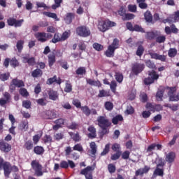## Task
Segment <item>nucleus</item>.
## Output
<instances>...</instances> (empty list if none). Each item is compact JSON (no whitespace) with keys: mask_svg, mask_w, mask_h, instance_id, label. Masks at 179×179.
Returning <instances> with one entry per match:
<instances>
[{"mask_svg":"<svg viewBox=\"0 0 179 179\" xmlns=\"http://www.w3.org/2000/svg\"><path fill=\"white\" fill-rule=\"evenodd\" d=\"M99 127L102 129L101 136H104L110 134V128L111 127V122L105 116H99L97 117Z\"/></svg>","mask_w":179,"mask_h":179,"instance_id":"1","label":"nucleus"},{"mask_svg":"<svg viewBox=\"0 0 179 179\" xmlns=\"http://www.w3.org/2000/svg\"><path fill=\"white\" fill-rule=\"evenodd\" d=\"M115 26H117V24L113 21L110 20H104V21H100L98 24V29L100 30V31H107L110 27H115Z\"/></svg>","mask_w":179,"mask_h":179,"instance_id":"2","label":"nucleus"},{"mask_svg":"<svg viewBox=\"0 0 179 179\" xmlns=\"http://www.w3.org/2000/svg\"><path fill=\"white\" fill-rule=\"evenodd\" d=\"M76 34L79 36V37H89L91 34L92 32L90 31V29L89 27L85 26V25H81L80 27H78L76 29Z\"/></svg>","mask_w":179,"mask_h":179,"instance_id":"3","label":"nucleus"},{"mask_svg":"<svg viewBox=\"0 0 179 179\" xmlns=\"http://www.w3.org/2000/svg\"><path fill=\"white\" fill-rule=\"evenodd\" d=\"M169 89V101H179V92L177 93V87H170Z\"/></svg>","mask_w":179,"mask_h":179,"instance_id":"4","label":"nucleus"},{"mask_svg":"<svg viewBox=\"0 0 179 179\" xmlns=\"http://www.w3.org/2000/svg\"><path fill=\"white\" fill-rule=\"evenodd\" d=\"M144 70H145V64L143 63L135 62L131 66V72L136 76H138V75L139 73H141V72H143Z\"/></svg>","mask_w":179,"mask_h":179,"instance_id":"5","label":"nucleus"},{"mask_svg":"<svg viewBox=\"0 0 179 179\" xmlns=\"http://www.w3.org/2000/svg\"><path fill=\"white\" fill-rule=\"evenodd\" d=\"M31 168L35 171V174L37 177H41L43 173V166L36 160H33L31 163Z\"/></svg>","mask_w":179,"mask_h":179,"instance_id":"6","label":"nucleus"},{"mask_svg":"<svg viewBox=\"0 0 179 179\" xmlns=\"http://www.w3.org/2000/svg\"><path fill=\"white\" fill-rule=\"evenodd\" d=\"M93 171H94V167L87 166L80 171V175L85 176L86 179H93Z\"/></svg>","mask_w":179,"mask_h":179,"instance_id":"7","label":"nucleus"},{"mask_svg":"<svg viewBox=\"0 0 179 179\" xmlns=\"http://www.w3.org/2000/svg\"><path fill=\"white\" fill-rule=\"evenodd\" d=\"M24 22V20H17L13 17H10L7 20V24L12 27H22L23 23Z\"/></svg>","mask_w":179,"mask_h":179,"instance_id":"8","label":"nucleus"},{"mask_svg":"<svg viewBox=\"0 0 179 179\" xmlns=\"http://www.w3.org/2000/svg\"><path fill=\"white\" fill-rule=\"evenodd\" d=\"M43 117L45 120H55V118H58V114L57 113V110L53 109L45 111Z\"/></svg>","mask_w":179,"mask_h":179,"instance_id":"9","label":"nucleus"},{"mask_svg":"<svg viewBox=\"0 0 179 179\" xmlns=\"http://www.w3.org/2000/svg\"><path fill=\"white\" fill-rule=\"evenodd\" d=\"M3 98L0 99V106L1 107H3L8 103H10V100H12V96L8 92H5L3 93Z\"/></svg>","mask_w":179,"mask_h":179,"instance_id":"10","label":"nucleus"},{"mask_svg":"<svg viewBox=\"0 0 179 179\" xmlns=\"http://www.w3.org/2000/svg\"><path fill=\"white\" fill-rule=\"evenodd\" d=\"M2 168L3 169L4 177H6V178H9L10 173H12L10 162H5Z\"/></svg>","mask_w":179,"mask_h":179,"instance_id":"11","label":"nucleus"},{"mask_svg":"<svg viewBox=\"0 0 179 179\" xmlns=\"http://www.w3.org/2000/svg\"><path fill=\"white\" fill-rule=\"evenodd\" d=\"M161 32L160 31H151L145 32V38L146 40H156V37L157 36H160Z\"/></svg>","mask_w":179,"mask_h":179,"instance_id":"12","label":"nucleus"},{"mask_svg":"<svg viewBox=\"0 0 179 179\" xmlns=\"http://www.w3.org/2000/svg\"><path fill=\"white\" fill-rule=\"evenodd\" d=\"M60 167L62 169H69V167H70L71 169H75V167H76V165L75 164V162H73V161L72 160H68V162L65 161V160H62L60 162Z\"/></svg>","mask_w":179,"mask_h":179,"instance_id":"13","label":"nucleus"},{"mask_svg":"<svg viewBox=\"0 0 179 179\" xmlns=\"http://www.w3.org/2000/svg\"><path fill=\"white\" fill-rule=\"evenodd\" d=\"M0 150L5 153H8L12 150V145L3 141H0Z\"/></svg>","mask_w":179,"mask_h":179,"instance_id":"14","label":"nucleus"},{"mask_svg":"<svg viewBox=\"0 0 179 179\" xmlns=\"http://www.w3.org/2000/svg\"><path fill=\"white\" fill-rule=\"evenodd\" d=\"M34 37L39 43H45L47 41V33L45 32H37L34 34Z\"/></svg>","mask_w":179,"mask_h":179,"instance_id":"15","label":"nucleus"},{"mask_svg":"<svg viewBox=\"0 0 179 179\" xmlns=\"http://www.w3.org/2000/svg\"><path fill=\"white\" fill-rule=\"evenodd\" d=\"M148 54L152 59H158L159 61H162V62H166V57L165 55H159L152 52H150Z\"/></svg>","mask_w":179,"mask_h":179,"instance_id":"16","label":"nucleus"},{"mask_svg":"<svg viewBox=\"0 0 179 179\" xmlns=\"http://www.w3.org/2000/svg\"><path fill=\"white\" fill-rule=\"evenodd\" d=\"M165 33L168 35L171 34V33H173V34H177V33H178V29H177L176 24H172L171 27H165Z\"/></svg>","mask_w":179,"mask_h":179,"instance_id":"17","label":"nucleus"},{"mask_svg":"<svg viewBox=\"0 0 179 179\" xmlns=\"http://www.w3.org/2000/svg\"><path fill=\"white\" fill-rule=\"evenodd\" d=\"M22 62L24 64H28L29 66H34L36 65V58L25 56L22 57Z\"/></svg>","mask_w":179,"mask_h":179,"instance_id":"18","label":"nucleus"},{"mask_svg":"<svg viewBox=\"0 0 179 179\" xmlns=\"http://www.w3.org/2000/svg\"><path fill=\"white\" fill-rule=\"evenodd\" d=\"M87 131L90 132L87 135L90 139H94L97 136L96 130L93 125L90 126Z\"/></svg>","mask_w":179,"mask_h":179,"instance_id":"19","label":"nucleus"},{"mask_svg":"<svg viewBox=\"0 0 179 179\" xmlns=\"http://www.w3.org/2000/svg\"><path fill=\"white\" fill-rule=\"evenodd\" d=\"M48 94L49 96L50 100H52L53 101L58 100L59 96V95L58 94V92L55 91L53 90H48Z\"/></svg>","mask_w":179,"mask_h":179,"instance_id":"20","label":"nucleus"},{"mask_svg":"<svg viewBox=\"0 0 179 179\" xmlns=\"http://www.w3.org/2000/svg\"><path fill=\"white\" fill-rule=\"evenodd\" d=\"M165 160L169 164H171V163H174V161L176 160V153L174 152H170L166 155Z\"/></svg>","mask_w":179,"mask_h":179,"instance_id":"21","label":"nucleus"},{"mask_svg":"<svg viewBox=\"0 0 179 179\" xmlns=\"http://www.w3.org/2000/svg\"><path fill=\"white\" fill-rule=\"evenodd\" d=\"M69 135L74 142H80L82 141V136L79 134V132H69Z\"/></svg>","mask_w":179,"mask_h":179,"instance_id":"22","label":"nucleus"},{"mask_svg":"<svg viewBox=\"0 0 179 179\" xmlns=\"http://www.w3.org/2000/svg\"><path fill=\"white\" fill-rule=\"evenodd\" d=\"M44 152H45V150H44V147L41 145H36L34 148V153H35V155L41 156L44 155Z\"/></svg>","mask_w":179,"mask_h":179,"instance_id":"23","label":"nucleus"},{"mask_svg":"<svg viewBox=\"0 0 179 179\" xmlns=\"http://www.w3.org/2000/svg\"><path fill=\"white\" fill-rule=\"evenodd\" d=\"M48 65L50 68H52L54 65V64L56 62L57 59L55 58V53H51L48 55Z\"/></svg>","mask_w":179,"mask_h":179,"instance_id":"24","label":"nucleus"},{"mask_svg":"<svg viewBox=\"0 0 179 179\" xmlns=\"http://www.w3.org/2000/svg\"><path fill=\"white\" fill-rule=\"evenodd\" d=\"M115 53V50H114V48L108 45V49L105 52V55L108 58H113L114 57Z\"/></svg>","mask_w":179,"mask_h":179,"instance_id":"25","label":"nucleus"},{"mask_svg":"<svg viewBox=\"0 0 179 179\" xmlns=\"http://www.w3.org/2000/svg\"><path fill=\"white\" fill-rule=\"evenodd\" d=\"M19 129L20 131H27L29 129V121L27 120L21 121L19 125Z\"/></svg>","mask_w":179,"mask_h":179,"instance_id":"26","label":"nucleus"},{"mask_svg":"<svg viewBox=\"0 0 179 179\" xmlns=\"http://www.w3.org/2000/svg\"><path fill=\"white\" fill-rule=\"evenodd\" d=\"M11 82L15 85L16 87H24V82L17 78H14Z\"/></svg>","mask_w":179,"mask_h":179,"instance_id":"27","label":"nucleus"},{"mask_svg":"<svg viewBox=\"0 0 179 179\" xmlns=\"http://www.w3.org/2000/svg\"><path fill=\"white\" fill-rule=\"evenodd\" d=\"M90 148L91 149V155L92 157L96 156V153H97V145H96V143L92 141L90 144Z\"/></svg>","mask_w":179,"mask_h":179,"instance_id":"28","label":"nucleus"},{"mask_svg":"<svg viewBox=\"0 0 179 179\" xmlns=\"http://www.w3.org/2000/svg\"><path fill=\"white\" fill-rule=\"evenodd\" d=\"M120 121H124V117L122 115H117L112 118V123L113 125H117Z\"/></svg>","mask_w":179,"mask_h":179,"instance_id":"29","label":"nucleus"},{"mask_svg":"<svg viewBox=\"0 0 179 179\" xmlns=\"http://www.w3.org/2000/svg\"><path fill=\"white\" fill-rule=\"evenodd\" d=\"M148 77L151 78L154 82L159 79V74L155 70L148 71Z\"/></svg>","mask_w":179,"mask_h":179,"instance_id":"30","label":"nucleus"},{"mask_svg":"<svg viewBox=\"0 0 179 179\" xmlns=\"http://www.w3.org/2000/svg\"><path fill=\"white\" fill-rule=\"evenodd\" d=\"M32 78H41L43 76V71L40 69H36L31 72Z\"/></svg>","mask_w":179,"mask_h":179,"instance_id":"31","label":"nucleus"},{"mask_svg":"<svg viewBox=\"0 0 179 179\" xmlns=\"http://www.w3.org/2000/svg\"><path fill=\"white\" fill-rule=\"evenodd\" d=\"M33 148H34V144L31 140H28L24 144V148L26 149V150H28V151L33 150Z\"/></svg>","mask_w":179,"mask_h":179,"instance_id":"32","label":"nucleus"},{"mask_svg":"<svg viewBox=\"0 0 179 179\" xmlns=\"http://www.w3.org/2000/svg\"><path fill=\"white\" fill-rule=\"evenodd\" d=\"M153 175L159 176V177H163V176H164V169H160L159 168V166H157L155 170L154 171Z\"/></svg>","mask_w":179,"mask_h":179,"instance_id":"33","label":"nucleus"},{"mask_svg":"<svg viewBox=\"0 0 179 179\" xmlns=\"http://www.w3.org/2000/svg\"><path fill=\"white\" fill-rule=\"evenodd\" d=\"M74 17H75V13H68L66 15L65 21L69 24H71V23H72V19H73Z\"/></svg>","mask_w":179,"mask_h":179,"instance_id":"34","label":"nucleus"},{"mask_svg":"<svg viewBox=\"0 0 179 179\" xmlns=\"http://www.w3.org/2000/svg\"><path fill=\"white\" fill-rule=\"evenodd\" d=\"M144 17L146 22H148V23H150L153 20V15H152V13H150V11L149 10H147L144 13Z\"/></svg>","mask_w":179,"mask_h":179,"instance_id":"35","label":"nucleus"},{"mask_svg":"<svg viewBox=\"0 0 179 179\" xmlns=\"http://www.w3.org/2000/svg\"><path fill=\"white\" fill-rule=\"evenodd\" d=\"M43 13L45 15V16H47L48 17H51L52 19H55V20L57 22L58 20H59L58 16L57 15V14H55V13L43 12Z\"/></svg>","mask_w":179,"mask_h":179,"instance_id":"36","label":"nucleus"},{"mask_svg":"<svg viewBox=\"0 0 179 179\" xmlns=\"http://www.w3.org/2000/svg\"><path fill=\"white\" fill-rule=\"evenodd\" d=\"M76 75H80L81 76H83V75H86V67L85 66H80L77 69L76 71Z\"/></svg>","mask_w":179,"mask_h":179,"instance_id":"37","label":"nucleus"},{"mask_svg":"<svg viewBox=\"0 0 179 179\" xmlns=\"http://www.w3.org/2000/svg\"><path fill=\"white\" fill-rule=\"evenodd\" d=\"M10 65L12 66V68H17V66L20 65V63L16 57H13L12 59H10Z\"/></svg>","mask_w":179,"mask_h":179,"instance_id":"38","label":"nucleus"},{"mask_svg":"<svg viewBox=\"0 0 179 179\" xmlns=\"http://www.w3.org/2000/svg\"><path fill=\"white\" fill-rule=\"evenodd\" d=\"M61 41H62L61 39V35L59 33H55L53 38L52 39V43H53V44H57V43H59Z\"/></svg>","mask_w":179,"mask_h":179,"instance_id":"39","label":"nucleus"},{"mask_svg":"<svg viewBox=\"0 0 179 179\" xmlns=\"http://www.w3.org/2000/svg\"><path fill=\"white\" fill-rule=\"evenodd\" d=\"M115 79H116L118 83H122V80H124V75H122V73L116 72Z\"/></svg>","mask_w":179,"mask_h":179,"instance_id":"40","label":"nucleus"},{"mask_svg":"<svg viewBox=\"0 0 179 179\" xmlns=\"http://www.w3.org/2000/svg\"><path fill=\"white\" fill-rule=\"evenodd\" d=\"M80 109L83 111V114L86 115V117H89L90 115L91 110H90V108H89V106H82Z\"/></svg>","mask_w":179,"mask_h":179,"instance_id":"41","label":"nucleus"},{"mask_svg":"<svg viewBox=\"0 0 179 179\" xmlns=\"http://www.w3.org/2000/svg\"><path fill=\"white\" fill-rule=\"evenodd\" d=\"M143 52H145V48H143L142 45H138L136 52V55L141 57L142 55H143Z\"/></svg>","mask_w":179,"mask_h":179,"instance_id":"42","label":"nucleus"},{"mask_svg":"<svg viewBox=\"0 0 179 179\" xmlns=\"http://www.w3.org/2000/svg\"><path fill=\"white\" fill-rule=\"evenodd\" d=\"M109 47H112V48H114L115 50L120 48V40L117 38H114L112 44L109 45Z\"/></svg>","mask_w":179,"mask_h":179,"instance_id":"43","label":"nucleus"},{"mask_svg":"<svg viewBox=\"0 0 179 179\" xmlns=\"http://www.w3.org/2000/svg\"><path fill=\"white\" fill-rule=\"evenodd\" d=\"M55 4L52 5V9L55 10V9H58V8H61V3L64 2V0H54Z\"/></svg>","mask_w":179,"mask_h":179,"instance_id":"44","label":"nucleus"},{"mask_svg":"<svg viewBox=\"0 0 179 179\" xmlns=\"http://www.w3.org/2000/svg\"><path fill=\"white\" fill-rule=\"evenodd\" d=\"M24 44V41L23 40L17 41L16 47L18 52H22V50H23Z\"/></svg>","mask_w":179,"mask_h":179,"instance_id":"45","label":"nucleus"},{"mask_svg":"<svg viewBox=\"0 0 179 179\" xmlns=\"http://www.w3.org/2000/svg\"><path fill=\"white\" fill-rule=\"evenodd\" d=\"M19 93L22 97H29V92L24 87H21L19 90Z\"/></svg>","mask_w":179,"mask_h":179,"instance_id":"46","label":"nucleus"},{"mask_svg":"<svg viewBox=\"0 0 179 179\" xmlns=\"http://www.w3.org/2000/svg\"><path fill=\"white\" fill-rule=\"evenodd\" d=\"M155 41L159 44H162V43H164V41H166V36H162V34H161L160 35H158L156 36Z\"/></svg>","mask_w":179,"mask_h":179,"instance_id":"47","label":"nucleus"},{"mask_svg":"<svg viewBox=\"0 0 179 179\" xmlns=\"http://www.w3.org/2000/svg\"><path fill=\"white\" fill-rule=\"evenodd\" d=\"M104 107L108 111H111L113 108H114V104L113 103V102L106 101L104 103Z\"/></svg>","mask_w":179,"mask_h":179,"instance_id":"48","label":"nucleus"},{"mask_svg":"<svg viewBox=\"0 0 179 179\" xmlns=\"http://www.w3.org/2000/svg\"><path fill=\"white\" fill-rule=\"evenodd\" d=\"M110 89L113 93H115L117 92V82L115 80H112L110 84H109Z\"/></svg>","mask_w":179,"mask_h":179,"instance_id":"49","label":"nucleus"},{"mask_svg":"<svg viewBox=\"0 0 179 179\" xmlns=\"http://www.w3.org/2000/svg\"><path fill=\"white\" fill-rule=\"evenodd\" d=\"M168 55L170 57V58H174V57L177 55V49L170 48L168 51Z\"/></svg>","mask_w":179,"mask_h":179,"instance_id":"50","label":"nucleus"},{"mask_svg":"<svg viewBox=\"0 0 179 179\" xmlns=\"http://www.w3.org/2000/svg\"><path fill=\"white\" fill-rule=\"evenodd\" d=\"M64 92L66 93H71L72 92V84L69 81L66 82V86L64 87Z\"/></svg>","mask_w":179,"mask_h":179,"instance_id":"51","label":"nucleus"},{"mask_svg":"<svg viewBox=\"0 0 179 179\" xmlns=\"http://www.w3.org/2000/svg\"><path fill=\"white\" fill-rule=\"evenodd\" d=\"M110 96V92L106 91L105 90H99L98 97H108Z\"/></svg>","mask_w":179,"mask_h":179,"instance_id":"52","label":"nucleus"},{"mask_svg":"<svg viewBox=\"0 0 179 179\" xmlns=\"http://www.w3.org/2000/svg\"><path fill=\"white\" fill-rule=\"evenodd\" d=\"M145 65L148 68H150V69H156V64L150 59L146 60Z\"/></svg>","mask_w":179,"mask_h":179,"instance_id":"53","label":"nucleus"},{"mask_svg":"<svg viewBox=\"0 0 179 179\" xmlns=\"http://www.w3.org/2000/svg\"><path fill=\"white\" fill-rule=\"evenodd\" d=\"M36 101L38 106H41L42 107L47 106V100L44 98L36 99Z\"/></svg>","mask_w":179,"mask_h":179,"instance_id":"54","label":"nucleus"},{"mask_svg":"<svg viewBox=\"0 0 179 179\" xmlns=\"http://www.w3.org/2000/svg\"><path fill=\"white\" fill-rule=\"evenodd\" d=\"M122 20H132V19H135V15L132 13H126L124 14V17L122 18Z\"/></svg>","mask_w":179,"mask_h":179,"instance_id":"55","label":"nucleus"},{"mask_svg":"<svg viewBox=\"0 0 179 179\" xmlns=\"http://www.w3.org/2000/svg\"><path fill=\"white\" fill-rule=\"evenodd\" d=\"M111 149L112 150H113V152H121V145L115 143H113L112 145V147H111Z\"/></svg>","mask_w":179,"mask_h":179,"instance_id":"56","label":"nucleus"},{"mask_svg":"<svg viewBox=\"0 0 179 179\" xmlns=\"http://www.w3.org/2000/svg\"><path fill=\"white\" fill-rule=\"evenodd\" d=\"M108 170L110 174H114V173H115V171L117 170V168L115 167V165H114L113 164H109L108 165Z\"/></svg>","mask_w":179,"mask_h":179,"instance_id":"57","label":"nucleus"},{"mask_svg":"<svg viewBox=\"0 0 179 179\" xmlns=\"http://www.w3.org/2000/svg\"><path fill=\"white\" fill-rule=\"evenodd\" d=\"M69 129H72L73 131H75L76 129H79V123H76L75 122H71V124L67 127Z\"/></svg>","mask_w":179,"mask_h":179,"instance_id":"58","label":"nucleus"},{"mask_svg":"<svg viewBox=\"0 0 179 179\" xmlns=\"http://www.w3.org/2000/svg\"><path fill=\"white\" fill-rule=\"evenodd\" d=\"M10 76V73H5L0 75V80H2V82H6L8 79H9V77Z\"/></svg>","mask_w":179,"mask_h":179,"instance_id":"59","label":"nucleus"},{"mask_svg":"<svg viewBox=\"0 0 179 179\" xmlns=\"http://www.w3.org/2000/svg\"><path fill=\"white\" fill-rule=\"evenodd\" d=\"M69 36H71L70 31H64L62 35H61V39L62 41H65V40H68L69 38Z\"/></svg>","mask_w":179,"mask_h":179,"instance_id":"60","label":"nucleus"},{"mask_svg":"<svg viewBox=\"0 0 179 179\" xmlns=\"http://www.w3.org/2000/svg\"><path fill=\"white\" fill-rule=\"evenodd\" d=\"M133 31H138V33H145V29L141 26L135 24L134 26Z\"/></svg>","mask_w":179,"mask_h":179,"instance_id":"61","label":"nucleus"},{"mask_svg":"<svg viewBox=\"0 0 179 179\" xmlns=\"http://www.w3.org/2000/svg\"><path fill=\"white\" fill-rule=\"evenodd\" d=\"M122 152L117 151L116 153L111 155L110 159L111 160H118L120 157H121Z\"/></svg>","mask_w":179,"mask_h":179,"instance_id":"62","label":"nucleus"},{"mask_svg":"<svg viewBox=\"0 0 179 179\" xmlns=\"http://www.w3.org/2000/svg\"><path fill=\"white\" fill-rule=\"evenodd\" d=\"M166 107H168V108H170L172 111H177L178 110L179 104H167Z\"/></svg>","mask_w":179,"mask_h":179,"instance_id":"63","label":"nucleus"},{"mask_svg":"<svg viewBox=\"0 0 179 179\" xmlns=\"http://www.w3.org/2000/svg\"><path fill=\"white\" fill-rule=\"evenodd\" d=\"M110 152V143H108L105 145V148L103 152L101 153V156H106Z\"/></svg>","mask_w":179,"mask_h":179,"instance_id":"64","label":"nucleus"}]
</instances>
